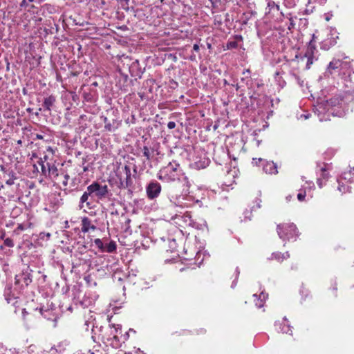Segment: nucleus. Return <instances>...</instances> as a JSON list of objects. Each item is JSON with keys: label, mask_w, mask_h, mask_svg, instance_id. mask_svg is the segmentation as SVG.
Instances as JSON below:
<instances>
[{"label": "nucleus", "mask_w": 354, "mask_h": 354, "mask_svg": "<svg viewBox=\"0 0 354 354\" xmlns=\"http://www.w3.org/2000/svg\"><path fill=\"white\" fill-rule=\"evenodd\" d=\"M314 112L320 122L329 120L330 115L343 117L346 113L344 100L339 97H334L329 100L322 101L315 106Z\"/></svg>", "instance_id": "1"}, {"label": "nucleus", "mask_w": 354, "mask_h": 354, "mask_svg": "<svg viewBox=\"0 0 354 354\" xmlns=\"http://www.w3.org/2000/svg\"><path fill=\"white\" fill-rule=\"evenodd\" d=\"M180 165L176 162H169L162 167L158 174V178L162 180L173 181L178 177Z\"/></svg>", "instance_id": "2"}, {"label": "nucleus", "mask_w": 354, "mask_h": 354, "mask_svg": "<svg viewBox=\"0 0 354 354\" xmlns=\"http://www.w3.org/2000/svg\"><path fill=\"white\" fill-rule=\"evenodd\" d=\"M341 70H346L348 75H351L353 73L351 68L350 64L346 62H342L339 59H333L328 64L325 75L335 76L338 75L341 72Z\"/></svg>", "instance_id": "3"}, {"label": "nucleus", "mask_w": 354, "mask_h": 354, "mask_svg": "<svg viewBox=\"0 0 354 354\" xmlns=\"http://www.w3.org/2000/svg\"><path fill=\"white\" fill-rule=\"evenodd\" d=\"M277 233L283 241H289L298 236V232L294 223H283L277 225Z\"/></svg>", "instance_id": "4"}, {"label": "nucleus", "mask_w": 354, "mask_h": 354, "mask_svg": "<svg viewBox=\"0 0 354 354\" xmlns=\"http://www.w3.org/2000/svg\"><path fill=\"white\" fill-rule=\"evenodd\" d=\"M118 177L120 180V188L127 189L132 187L133 180L131 178V168L129 166L125 165L122 167V170L119 171Z\"/></svg>", "instance_id": "5"}, {"label": "nucleus", "mask_w": 354, "mask_h": 354, "mask_svg": "<svg viewBox=\"0 0 354 354\" xmlns=\"http://www.w3.org/2000/svg\"><path fill=\"white\" fill-rule=\"evenodd\" d=\"M175 219L178 220L177 223H183L186 226H189L198 230H203L206 227V222L201 221V223L196 222L192 218L191 215L187 212L182 216H176Z\"/></svg>", "instance_id": "6"}, {"label": "nucleus", "mask_w": 354, "mask_h": 354, "mask_svg": "<svg viewBox=\"0 0 354 354\" xmlns=\"http://www.w3.org/2000/svg\"><path fill=\"white\" fill-rule=\"evenodd\" d=\"M89 192H91L92 196H96L98 199L105 198L109 193V189L107 185H101L97 182H93L89 186H88Z\"/></svg>", "instance_id": "7"}, {"label": "nucleus", "mask_w": 354, "mask_h": 354, "mask_svg": "<svg viewBox=\"0 0 354 354\" xmlns=\"http://www.w3.org/2000/svg\"><path fill=\"white\" fill-rule=\"evenodd\" d=\"M161 192V185L156 181L150 182L146 187L147 197L153 200L157 198Z\"/></svg>", "instance_id": "8"}, {"label": "nucleus", "mask_w": 354, "mask_h": 354, "mask_svg": "<svg viewBox=\"0 0 354 354\" xmlns=\"http://www.w3.org/2000/svg\"><path fill=\"white\" fill-rule=\"evenodd\" d=\"M258 162H262L263 170L265 173L269 174H276L278 173L277 167L273 162H268L261 158H253L252 162L258 165Z\"/></svg>", "instance_id": "9"}, {"label": "nucleus", "mask_w": 354, "mask_h": 354, "mask_svg": "<svg viewBox=\"0 0 354 354\" xmlns=\"http://www.w3.org/2000/svg\"><path fill=\"white\" fill-rule=\"evenodd\" d=\"M93 196H92V194L91 192H89V189L88 187L86 188V191L84 192L82 196L80 198V205L79 207L80 209L84 207V204L86 203V205L87 207L90 208L91 205H92L93 201L90 198H91Z\"/></svg>", "instance_id": "10"}, {"label": "nucleus", "mask_w": 354, "mask_h": 354, "mask_svg": "<svg viewBox=\"0 0 354 354\" xmlns=\"http://www.w3.org/2000/svg\"><path fill=\"white\" fill-rule=\"evenodd\" d=\"M81 230L83 233L88 232L89 231H94L96 230V226L92 223L91 219L84 216L81 220Z\"/></svg>", "instance_id": "11"}, {"label": "nucleus", "mask_w": 354, "mask_h": 354, "mask_svg": "<svg viewBox=\"0 0 354 354\" xmlns=\"http://www.w3.org/2000/svg\"><path fill=\"white\" fill-rule=\"evenodd\" d=\"M15 279L16 283H21L22 286H28L32 281L31 275L27 271L23 272L21 274L17 275Z\"/></svg>", "instance_id": "12"}, {"label": "nucleus", "mask_w": 354, "mask_h": 354, "mask_svg": "<svg viewBox=\"0 0 354 354\" xmlns=\"http://www.w3.org/2000/svg\"><path fill=\"white\" fill-rule=\"evenodd\" d=\"M275 326L277 329L281 331L283 333H289L292 335V330L290 326L288 324V321L286 319H283L281 322H277L275 324Z\"/></svg>", "instance_id": "13"}, {"label": "nucleus", "mask_w": 354, "mask_h": 354, "mask_svg": "<svg viewBox=\"0 0 354 354\" xmlns=\"http://www.w3.org/2000/svg\"><path fill=\"white\" fill-rule=\"evenodd\" d=\"M268 296V294H266L264 292H261L259 297L257 294H254L253 297L256 306L259 308L263 307Z\"/></svg>", "instance_id": "14"}, {"label": "nucleus", "mask_w": 354, "mask_h": 354, "mask_svg": "<svg viewBox=\"0 0 354 354\" xmlns=\"http://www.w3.org/2000/svg\"><path fill=\"white\" fill-rule=\"evenodd\" d=\"M103 122L104 123V128L106 131H114L118 126V124L115 120H113L112 122H111L106 117L103 118Z\"/></svg>", "instance_id": "15"}, {"label": "nucleus", "mask_w": 354, "mask_h": 354, "mask_svg": "<svg viewBox=\"0 0 354 354\" xmlns=\"http://www.w3.org/2000/svg\"><path fill=\"white\" fill-rule=\"evenodd\" d=\"M184 200L185 198L183 197L179 196L176 198H170V202L173 205L183 209L188 207V205L183 201Z\"/></svg>", "instance_id": "16"}, {"label": "nucleus", "mask_w": 354, "mask_h": 354, "mask_svg": "<svg viewBox=\"0 0 354 354\" xmlns=\"http://www.w3.org/2000/svg\"><path fill=\"white\" fill-rule=\"evenodd\" d=\"M39 312L41 315L44 316V318L48 319V320H53L54 322H56L57 317L53 314V311L49 309L44 310L43 308H39Z\"/></svg>", "instance_id": "17"}, {"label": "nucleus", "mask_w": 354, "mask_h": 354, "mask_svg": "<svg viewBox=\"0 0 354 354\" xmlns=\"http://www.w3.org/2000/svg\"><path fill=\"white\" fill-rule=\"evenodd\" d=\"M209 159L204 156L203 158H200V160L195 161L194 164L198 169H204L209 165Z\"/></svg>", "instance_id": "18"}, {"label": "nucleus", "mask_w": 354, "mask_h": 354, "mask_svg": "<svg viewBox=\"0 0 354 354\" xmlns=\"http://www.w3.org/2000/svg\"><path fill=\"white\" fill-rule=\"evenodd\" d=\"M55 102V97L53 95H50L45 98L43 104V106L46 110L50 111L51 106Z\"/></svg>", "instance_id": "19"}, {"label": "nucleus", "mask_w": 354, "mask_h": 354, "mask_svg": "<svg viewBox=\"0 0 354 354\" xmlns=\"http://www.w3.org/2000/svg\"><path fill=\"white\" fill-rule=\"evenodd\" d=\"M342 178L349 183L354 182V167L348 171L344 172L342 175Z\"/></svg>", "instance_id": "20"}, {"label": "nucleus", "mask_w": 354, "mask_h": 354, "mask_svg": "<svg viewBox=\"0 0 354 354\" xmlns=\"http://www.w3.org/2000/svg\"><path fill=\"white\" fill-rule=\"evenodd\" d=\"M290 254L288 252H286V253H281V252H273L272 254V259H274L278 261H282L284 259H286L289 258Z\"/></svg>", "instance_id": "21"}, {"label": "nucleus", "mask_w": 354, "mask_h": 354, "mask_svg": "<svg viewBox=\"0 0 354 354\" xmlns=\"http://www.w3.org/2000/svg\"><path fill=\"white\" fill-rule=\"evenodd\" d=\"M10 290H8L7 291L5 292L6 300L7 301L8 304H12V305H15V303L17 302V301H16L17 298L15 297L10 296Z\"/></svg>", "instance_id": "22"}, {"label": "nucleus", "mask_w": 354, "mask_h": 354, "mask_svg": "<svg viewBox=\"0 0 354 354\" xmlns=\"http://www.w3.org/2000/svg\"><path fill=\"white\" fill-rule=\"evenodd\" d=\"M116 250V244L114 241H111L104 247V251L107 252H113Z\"/></svg>", "instance_id": "23"}, {"label": "nucleus", "mask_w": 354, "mask_h": 354, "mask_svg": "<svg viewBox=\"0 0 354 354\" xmlns=\"http://www.w3.org/2000/svg\"><path fill=\"white\" fill-rule=\"evenodd\" d=\"M338 75H341L342 79L344 80L345 82H348L351 84V75H348L346 73V70H341V72L338 73Z\"/></svg>", "instance_id": "24"}, {"label": "nucleus", "mask_w": 354, "mask_h": 354, "mask_svg": "<svg viewBox=\"0 0 354 354\" xmlns=\"http://www.w3.org/2000/svg\"><path fill=\"white\" fill-rule=\"evenodd\" d=\"M338 183L339 185L337 189L341 193L350 192V187L348 186L346 187L343 183H341V182H339V180Z\"/></svg>", "instance_id": "25"}, {"label": "nucleus", "mask_w": 354, "mask_h": 354, "mask_svg": "<svg viewBox=\"0 0 354 354\" xmlns=\"http://www.w3.org/2000/svg\"><path fill=\"white\" fill-rule=\"evenodd\" d=\"M94 243L97 248H98L102 251H104V243L100 239H95L94 241Z\"/></svg>", "instance_id": "26"}, {"label": "nucleus", "mask_w": 354, "mask_h": 354, "mask_svg": "<svg viewBox=\"0 0 354 354\" xmlns=\"http://www.w3.org/2000/svg\"><path fill=\"white\" fill-rule=\"evenodd\" d=\"M143 155L145 157H146L147 160H150L151 154L149 149L147 147L145 146L142 149Z\"/></svg>", "instance_id": "27"}, {"label": "nucleus", "mask_w": 354, "mask_h": 354, "mask_svg": "<svg viewBox=\"0 0 354 354\" xmlns=\"http://www.w3.org/2000/svg\"><path fill=\"white\" fill-rule=\"evenodd\" d=\"M212 3V7L213 9L218 8L221 4V0H209Z\"/></svg>", "instance_id": "28"}, {"label": "nucleus", "mask_w": 354, "mask_h": 354, "mask_svg": "<svg viewBox=\"0 0 354 354\" xmlns=\"http://www.w3.org/2000/svg\"><path fill=\"white\" fill-rule=\"evenodd\" d=\"M51 234L49 233V232H47V233H45V232H42V233H40L39 234V238L40 239H42V240H48L50 237Z\"/></svg>", "instance_id": "29"}, {"label": "nucleus", "mask_w": 354, "mask_h": 354, "mask_svg": "<svg viewBox=\"0 0 354 354\" xmlns=\"http://www.w3.org/2000/svg\"><path fill=\"white\" fill-rule=\"evenodd\" d=\"M4 244L6 246L10 247V248H12L14 246L13 241L10 238H7L6 239H5Z\"/></svg>", "instance_id": "30"}, {"label": "nucleus", "mask_w": 354, "mask_h": 354, "mask_svg": "<svg viewBox=\"0 0 354 354\" xmlns=\"http://www.w3.org/2000/svg\"><path fill=\"white\" fill-rule=\"evenodd\" d=\"M48 171H49V173L52 174L53 175H55V176L58 175L57 169L55 166L48 167Z\"/></svg>", "instance_id": "31"}, {"label": "nucleus", "mask_w": 354, "mask_h": 354, "mask_svg": "<svg viewBox=\"0 0 354 354\" xmlns=\"http://www.w3.org/2000/svg\"><path fill=\"white\" fill-rule=\"evenodd\" d=\"M268 6L271 8L274 9L276 8L277 10H279V6L276 4L274 1H270L268 3Z\"/></svg>", "instance_id": "32"}, {"label": "nucleus", "mask_w": 354, "mask_h": 354, "mask_svg": "<svg viewBox=\"0 0 354 354\" xmlns=\"http://www.w3.org/2000/svg\"><path fill=\"white\" fill-rule=\"evenodd\" d=\"M227 48H235L237 47V43L234 41H230L227 44Z\"/></svg>", "instance_id": "33"}, {"label": "nucleus", "mask_w": 354, "mask_h": 354, "mask_svg": "<svg viewBox=\"0 0 354 354\" xmlns=\"http://www.w3.org/2000/svg\"><path fill=\"white\" fill-rule=\"evenodd\" d=\"M14 174L13 173H11V177L6 180V184L8 185H12L14 184Z\"/></svg>", "instance_id": "34"}, {"label": "nucleus", "mask_w": 354, "mask_h": 354, "mask_svg": "<svg viewBox=\"0 0 354 354\" xmlns=\"http://www.w3.org/2000/svg\"><path fill=\"white\" fill-rule=\"evenodd\" d=\"M167 127L169 129H173L176 127V123L175 122H173V121H170L168 122L167 124Z\"/></svg>", "instance_id": "35"}, {"label": "nucleus", "mask_w": 354, "mask_h": 354, "mask_svg": "<svg viewBox=\"0 0 354 354\" xmlns=\"http://www.w3.org/2000/svg\"><path fill=\"white\" fill-rule=\"evenodd\" d=\"M305 196H306V194L305 193L300 192V193H299L297 194V198L300 201H303L304 199Z\"/></svg>", "instance_id": "36"}, {"label": "nucleus", "mask_w": 354, "mask_h": 354, "mask_svg": "<svg viewBox=\"0 0 354 354\" xmlns=\"http://www.w3.org/2000/svg\"><path fill=\"white\" fill-rule=\"evenodd\" d=\"M6 348L0 343V354H6Z\"/></svg>", "instance_id": "37"}, {"label": "nucleus", "mask_w": 354, "mask_h": 354, "mask_svg": "<svg viewBox=\"0 0 354 354\" xmlns=\"http://www.w3.org/2000/svg\"><path fill=\"white\" fill-rule=\"evenodd\" d=\"M64 180L63 181V185L66 186L67 185L68 180L69 179V175L66 174L64 176Z\"/></svg>", "instance_id": "38"}, {"label": "nucleus", "mask_w": 354, "mask_h": 354, "mask_svg": "<svg viewBox=\"0 0 354 354\" xmlns=\"http://www.w3.org/2000/svg\"><path fill=\"white\" fill-rule=\"evenodd\" d=\"M313 64V58L309 57L308 58V62H307V64H306V66L308 68H310V65Z\"/></svg>", "instance_id": "39"}, {"label": "nucleus", "mask_w": 354, "mask_h": 354, "mask_svg": "<svg viewBox=\"0 0 354 354\" xmlns=\"http://www.w3.org/2000/svg\"><path fill=\"white\" fill-rule=\"evenodd\" d=\"M39 164L41 165V171L43 174H46V167L44 164V162L41 161V162H39Z\"/></svg>", "instance_id": "40"}, {"label": "nucleus", "mask_w": 354, "mask_h": 354, "mask_svg": "<svg viewBox=\"0 0 354 354\" xmlns=\"http://www.w3.org/2000/svg\"><path fill=\"white\" fill-rule=\"evenodd\" d=\"M28 6L27 0H23L20 4L21 7H26Z\"/></svg>", "instance_id": "41"}, {"label": "nucleus", "mask_w": 354, "mask_h": 354, "mask_svg": "<svg viewBox=\"0 0 354 354\" xmlns=\"http://www.w3.org/2000/svg\"><path fill=\"white\" fill-rule=\"evenodd\" d=\"M88 353H89V354H100V351H98V350H95V351H91V350H89V351H88Z\"/></svg>", "instance_id": "42"}, {"label": "nucleus", "mask_w": 354, "mask_h": 354, "mask_svg": "<svg viewBox=\"0 0 354 354\" xmlns=\"http://www.w3.org/2000/svg\"><path fill=\"white\" fill-rule=\"evenodd\" d=\"M193 49H194V51L198 52L199 50V49H200V47H199L198 44H195L194 45V46H193Z\"/></svg>", "instance_id": "43"}, {"label": "nucleus", "mask_w": 354, "mask_h": 354, "mask_svg": "<svg viewBox=\"0 0 354 354\" xmlns=\"http://www.w3.org/2000/svg\"><path fill=\"white\" fill-rule=\"evenodd\" d=\"M28 312L26 310V309H23V310H22V316H23L24 319H26V315H28Z\"/></svg>", "instance_id": "44"}, {"label": "nucleus", "mask_w": 354, "mask_h": 354, "mask_svg": "<svg viewBox=\"0 0 354 354\" xmlns=\"http://www.w3.org/2000/svg\"><path fill=\"white\" fill-rule=\"evenodd\" d=\"M36 138L38 139V140H42L44 138V136L41 134H37L36 135Z\"/></svg>", "instance_id": "45"}, {"label": "nucleus", "mask_w": 354, "mask_h": 354, "mask_svg": "<svg viewBox=\"0 0 354 354\" xmlns=\"http://www.w3.org/2000/svg\"><path fill=\"white\" fill-rule=\"evenodd\" d=\"M250 214V213L249 212H248V211H246L245 212V218H248L249 220H250V216H248V214Z\"/></svg>", "instance_id": "46"}, {"label": "nucleus", "mask_w": 354, "mask_h": 354, "mask_svg": "<svg viewBox=\"0 0 354 354\" xmlns=\"http://www.w3.org/2000/svg\"><path fill=\"white\" fill-rule=\"evenodd\" d=\"M317 183H318V185H319V187H322V180L320 179H318Z\"/></svg>", "instance_id": "47"}, {"label": "nucleus", "mask_w": 354, "mask_h": 354, "mask_svg": "<svg viewBox=\"0 0 354 354\" xmlns=\"http://www.w3.org/2000/svg\"><path fill=\"white\" fill-rule=\"evenodd\" d=\"M345 84H346V86H347V87H350V88H351V89L347 90V91H346V92H351V91H353V90H352V86H351V85L348 86V84H346V83H345Z\"/></svg>", "instance_id": "48"}, {"label": "nucleus", "mask_w": 354, "mask_h": 354, "mask_svg": "<svg viewBox=\"0 0 354 354\" xmlns=\"http://www.w3.org/2000/svg\"><path fill=\"white\" fill-rule=\"evenodd\" d=\"M190 59L192 60V61L195 60L196 59V55H192L190 56Z\"/></svg>", "instance_id": "49"}, {"label": "nucleus", "mask_w": 354, "mask_h": 354, "mask_svg": "<svg viewBox=\"0 0 354 354\" xmlns=\"http://www.w3.org/2000/svg\"><path fill=\"white\" fill-rule=\"evenodd\" d=\"M303 117H304L305 119H308V117H309V115H305V114H304V115H301V118H303Z\"/></svg>", "instance_id": "50"}, {"label": "nucleus", "mask_w": 354, "mask_h": 354, "mask_svg": "<svg viewBox=\"0 0 354 354\" xmlns=\"http://www.w3.org/2000/svg\"><path fill=\"white\" fill-rule=\"evenodd\" d=\"M128 338H129V333H126L124 339H127Z\"/></svg>", "instance_id": "51"}, {"label": "nucleus", "mask_w": 354, "mask_h": 354, "mask_svg": "<svg viewBox=\"0 0 354 354\" xmlns=\"http://www.w3.org/2000/svg\"><path fill=\"white\" fill-rule=\"evenodd\" d=\"M84 171H86L88 170V168L87 167H84V169H83Z\"/></svg>", "instance_id": "52"}, {"label": "nucleus", "mask_w": 354, "mask_h": 354, "mask_svg": "<svg viewBox=\"0 0 354 354\" xmlns=\"http://www.w3.org/2000/svg\"><path fill=\"white\" fill-rule=\"evenodd\" d=\"M118 329H120V330L121 329V328L119 326H118V327L115 328V331L118 332Z\"/></svg>", "instance_id": "53"}, {"label": "nucleus", "mask_w": 354, "mask_h": 354, "mask_svg": "<svg viewBox=\"0 0 354 354\" xmlns=\"http://www.w3.org/2000/svg\"><path fill=\"white\" fill-rule=\"evenodd\" d=\"M236 272H237V274H239V268H236Z\"/></svg>", "instance_id": "54"}, {"label": "nucleus", "mask_w": 354, "mask_h": 354, "mask_svg": "<svg viewBox=\"0 0 354 354\" xmlns=\"http://www.w3.org/2000/svg\"><path fill=\"white\" fill-rule=\"evenodd\" d=\"M17 143L18 144H21V140H18Z\"/></svg>", "instance_id": "55"}, {"label": "nucleus", "mask_w": 354, "mask_h": 354, "mask_svg": "<svg viewBox=\"0 0 354 354\" xmlns=\"http://www.w3.org/2000/svg\"><path fill=\"white\" fill-rule=\"evenodd\" d=\"M172 243H173V244H174V245H175V244H176L175 240H174V239H173V240H172Z\"/></svg>", "instance_id": "56"}, {"label": "nucleus", "mask_w": 354, "mask_h": 354, "mask_svg": "<svg viewBox=\"0 0 354 354\" xmlns=\"http://www.w3.org/2000/svg\"><path fill=\"white\" fill-rule=\"evenodd\" d=\"M35 0H28V2H33Z\"/></svg>", "instance_id": "57"}, {"label": "nucleus", "mask_w": 354, "mask_h": 354, "mask_svg": "<svg viewBox=\"0 0 354 354\" xmlns=\"http://www.w3.org/2000/svg\"><path fill=\"white\" fill-rule=\"evenodd\" d=\"M136 171H137V169H136V168H135L134 169V172L136 173Z\"/></svg>", "instance_id": "58"}, {"label": "nucleus", "mask_w": 354, "mask_h": 354, "mask_svg": "<svg viewBox=\"0 0 354 354\" xmlns=\"http://www.w3.org/2000/svg\"><path fill=\"white\" fill-rule=\"evenodd\" d=\"M130 331L135 333V331L133 329H131Z\"/></svg>", "instance_id": "59"}]
</instances>
